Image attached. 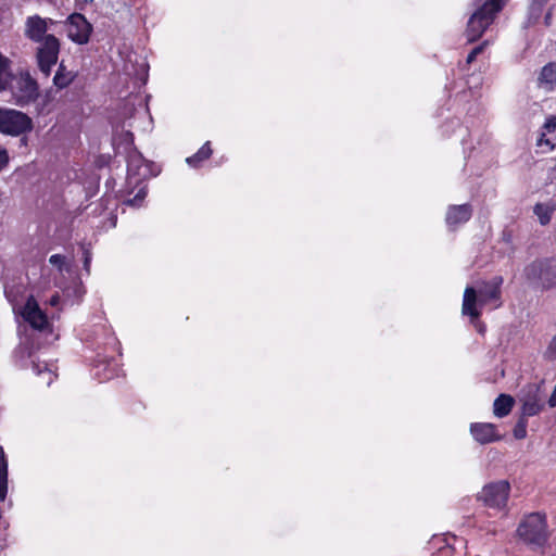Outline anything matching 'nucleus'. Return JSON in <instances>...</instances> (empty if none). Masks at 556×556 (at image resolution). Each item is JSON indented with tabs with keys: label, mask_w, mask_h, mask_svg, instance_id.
Wrapping results in <instances>:
<instances>
[{
	"label": "nucleus",
	"mask_w": 556,
	"mask_h": 556,
	"mask_svg": "<svg viewBox=\"0 0 556 556\" xmlns=\"http://www.w3.org/2000/svg\"><path fill=\"white\" fill-rule=\"evenodd\" d=\"M525 275L530 281L540 283L542 289L556 287V258L545 257L533 261L525 268Z\"/></svg>",
	"instance_id": "nucleus-4"
},
{
	"label": "nucleus",
	"mask_w": 556,
	"mask_h": 556,
	"mask_svg": "<svg viewBox=\"0 0 556 556\" xmlns=\"http://www.w3.org/2000/svg\"><path fill=\"white\" fill-rule=\"evenodd\" d=\"M519 401L521 402V415L526 417L535 416L544 408L541 388L534 383L527 384L522 389Z\"/></svg>",
	"instance_id": "nucleus-8"
},
{
	"label": "nucleus",
	"mask_w": 556,
	"mask_h": 556,
	"mask_svg": "<svg viewBox=\"0 0 556 556\" xmlns=\"http://www.w3.org/2000/svg\"><path fill=\"white\" fill-rule=\"evenodd\" d=\"M502 282H503V278H502V277H496V278H495V283H494V286H497V288H500V286L502 285Z\"/></svg>",
	"instance_id": "nucleus-31"
},
{
	"label": "nucleus",
	"mask_w": 556,
	"mask_h": 556,
	"mask_svg": "<svg viewBox=\"0 0 556 556\" xmlns=\"http://www.w3.org/2000/svg\"><path fill=\"white\" fill-rule=\"evenodd\" d=\"M546 356L549 359H556V336L552 339V341L547 348Z\"/></svg>",
	"instance_id": "nucleus-27"
},
{
	"label": "nucleus",
	"mask_w": 556,
	"mask_h": 556,
	"mask_svg": "<svg viewBox=\"0 0 556 556\" xmlns=\"http://www.w3.org/2000/svg\"><path fill=\"white\" fill-rule=\"evenodd\" d=\"M92 30L91 24L79 13L72 14L67 20V36L76 43H87Z\"/></svg>",
	"instance_id": "nucleus-10"
},
{
	"label": "nucleus",
	"mask_w": 556,
	"mask_h": 556,
	"mask_svg": "<svg viewBox=\"0 0 556 556\" xmlns=\"http://www.w3.org/2000/svg\"><path fill=\"white\" fill-rule=\"evenodd\" d=\"M39 96L37 81L28 74H21L13 90L15 103L20 106L34 102Z\"/></svg>",
	"instance_id": "nucleus-9"
},
{
	"label": "nucleus",
	"mask_w": 556,
	"mask_h": 556,
	"mask_svg": "<svg viewBox=\"0 0 556 556\" xmlns=\"http://www.w3.org/2000/svg\"><path fill=\"white\" fill-rule=\"evenodd\" d=\"M83 254H84V269L89 274L90 273V263H91V251L90 248L83 244Z\"/></svg>",
	"instance_id": "nucleus-24"
},
{
	"label": "nucleus",
	"mask_w": 556,
	"mask_h": 556,
	"mask_svg": "<svg viewBox=\"0 0 556 556\" xmlns=\"http://www.w3.org/2000/svg\"><path fill=\"white\" fill-rule=\"evenodd\" d=\"M518 536L527 544L543 546L548 540L545 515L532 513L528 515L517 529Z\"/></svg>",
	"instance_id": "nucleus-3"
},
{
	"label": "nucleus",
	"mask_w": 556,
	"mask_h": 556,
	"mask_svg": "<svg viewBox=\"0 0 556 556\" xmlns=\"http://www.w3.org/2000/svg\"><path fill=\"white\" fill-rule=\"evenodd\" d=\"M75 77L76 74L73 71L67 70L64 62H61L53 77V85L58 89H64L74 81Z\"/></svg>",
	"instance_id": "nucleus-14"
},
{
	"label": "nucleus",
	"mask_w": 556,
	"mask_h": 556,
	"mask_svg": "<svg viewBox=\"0 0 556 556\" xmlns=\"http://www.w3.org/2000/svg\"><path fill=\"white\" fill-rule=\"evenodd\" d=\"M31 118L13 109L0 108V132L13 137L27 134L33 130Z\"/></svg>",
	"instance_id": "nucleus-5"
},
{
	"label": "nucleus",
	"mask_w": 556,
	"mask_h": 556,
	"mask_svg": "<svg viewBox=\"0 0 556 556\" xmlns=\"http://www.w3.org/2000/svg\"><path fill=\"white\" fill-rule=\"evenodd\" d=\"M471 216V208L467 204L450 207L446 214V223L450 226H457L467 222Z\"/></svg>",
	"instance_id": "nucleus-13"
},
{
	"label": "nucleus",
	"mask_w": 556,
	"mask_h": 556,
	"mask_svg": "<svg viewBox=\"0 0 556 556\" xmlns=\"http://www.w3.org/2000/svg\"><path fill=\"white\" fill-rule=\"evenodd\" d=\"M139 197H140V193H138L135 198H132V200H130V202L131 203L135 202L137 200V198H139Z\"/></svg>",
	"instance_id": "nucleus-32"
},
{
	"label": "nucleus",
	"mask_w": 556,
	"mask_h": 556,
	"mask_svg": "<svg viewBox=\"0 0 556 556\" xmlns=\"http://www.w3.org/2000/svg\"><path fill=\"white\" fill-rule=\"evenodd\" d=\"M483 50V46L476 47L467 56V62L471 63L475 61L476 56L481 53Z\"/></svg>",
	"instance_id": "nucleus-29"
},
{
	"label": "nucleus",
	"mask_w": 556,
	"mask_h": 556,
	"mask_svg": "<svg viewBox=\"0 0 556 556\" xmlns=\"http://www.w3.org/2000/svg\"><path fill=\"white\" fill-rule=\"evenodd\" d=\"M538 143L549 146L552 149L556 147V121H549L544 125Z\"/></svg>",
	"instance_id": "nucleus-18"
},
{
	"label": "nucleus",
	"mask_w": 556,
	"mask_h": 556,
	"mask_svg": "<svg viewBox=\"0 0 556 556\" xmlns=\"http://www.w3.org/2000/svg\"><path fill=\"white\" fill-rule=\"evenodd\" d=\"M21 315L34 329L43 330L48 326L46 314L40 309L37 301L31 295L23 306Z\"/></svg>",
	"instance_id": "nucleus-11"
},
{
	"label": "nucleus",
	"mask_w": 556,
	"mask_h": 556,
	"mask_svg": "<svg viewBox=\"0 0 556 556\" xmlns=\"http://www.w3.org/2000/svg\"><path fill=\"white\" fill-rule=\"evenodd\" d=\"M515 400L513 396L508 394H501L493 404V413L496 417H505L507 416L513 406H514Z\"/></svg>",
	"instance_id": "nucleus-15"
},
{
	"label": "nucleus",
	"mask_w": 556,
	"mask_h": 556,
	"mask_svg": "<svg viewBox=\"0 0 556 556\" xmlns=\"http://www.w3.org/2000/svg\"><path fill=\"white\" fill-rule=\"evenodd\" d=\"M506 0H485L469 17L466 36L472 42L479 39L493 23L496 14L503 9Z\"/></svg>",
	"instance_id": "nucleus-2"
},
{
	"label": "nucleus",
	"mask_w": 556,
	"mask_h": 556,
	"mask_svg": "<svg viewBox=\"0 0 556 556\" xmlns=\"http://www.w3.org/2000/svg\"><path fill=\"white\" fill-rule=\"evenodd\" d=\"M510 485L507 481H496L486 484L479 493V500L492 508H504L507 504Z\"/></svg>",
	"instance_id": "nucleus-7"
},
{
	"label": "nucleus",
	"mask_w": 556,
	"mask_h": 556,
	"mask_svg": "<svg viewBox=\"0 0 556 556\" xmlns=\"http://www.w3.org/2000/svg\"><path fill=\"white\" fill-rule=\"evenodd\" d=\"M556 211V205L553 203H536L533 207V213L538 216L542 226L551 222L553 213Z\"/></svg>",
	"instance_id": "nucleus-17"
},
{
	"label": "nucleus",
	"mask_w": 556,
	"mask_h": 556,
	"mask_svg": "<svg viewBox=\"0 0 556 556\" xmlns=\"http://www.w3.org/2000/svg\"><path fill=\"white\" fill-rule=\"evenodd\" d=\"M59 302H60V296L58 294L53 295L50 300V304L53 306L58 305Z\"/></svg>",
	"instance_id": "nucleus-30"
},
{
	"label": "nucleus",
	"mask_w": 556,
	"mask_h": 556,
	"mask_svg": "<svg viewBox=\"0 0 556 556\" xmlns=\"http://www.w3.org/2000/svg\"><path fill=\"white\" fill-rule=\"evenodd\" d=\"M49 23L54 24L52 20L43 18L39 15L28 16L25 21L24 35L29 40L39 43L36 52L39 70L48 77L59 59L60 41L51 34H47Z\"/></svg>",
	"instance_id": "nucleus-1"
},
{
	"label": "nucleus",
	"mask_w": 556,
	"mask_h": 556,
	"mask_svg": "<svg viewBox=\"0 0 556 556\" xmlns=\"http://www.w3.org/2000/svg\"><path fill=\"white\" fill-rule=\"evenodd\" d=\"M212 154V150L210 148V142H206L197 154L193 156H190L187 159V163L193 166H197V164L203 160H206Z\"/></svg>",
	"instance_id": "nucleus-21"
},
{
	"label": "nucleus",
	"mask_w": 556,
	"mask_h": 556,
	"mask_svg": "<svg viewBox=\"0 0 556 556\" xmlns=\"http://www.w3.org/2000/svg\"><path fill=\"white\" fill-rule=\"evenodd\" d=\"M530 9L532 12H534L536 15L540 14L542 8L547 3L548 0H530Z\"/></svg>",
	"instance_id": "nucleus-25"
},
{
	"label": "nucleus",
	"mask_w": 556,
	"mask_h": 556,
	"mask_svg": "<svg viewBox=\"0 0 556 556\" xmlns=\"http://www.w3.org/2000/svg\"><path fill=\"white\" fill-rule=\"evenodd\" d=\"M12 77L9 59L0 54V92L10 86Z\"/></svg>",
	"instance_id": "nucleus-20"
},
{
	"label": "nucleus",
	"mask_w": 556,
	"mask_h": 556,
	"mask_svg": "<svg viewBox=\"0 0 556 556\" xmlns=\"http://www.w3.org/2000/svg\"><path fill=\"white\" fill-rule=\"evenodd\" d=\"M473 438L481 444L501 440L496 434V428L493 424H473L470 427Z\"/></svg>",
	"instance_id": "nucleus-12"
},
{
	"label": "nucleus",
	"mask_w": 556,
	"mask_h": 556,
	"mask_svg": "<svg viewBox=\"0 0 556 556\" xmlns=\"http://www.w3.org/2000/svg\"><path fill=\"white\" fill-rule=\"evenodd\" d=\"M528 417L521 415L514 428V437L517 440L525 439L527 435Z\"/></svg>",
	"instance_id": "nucleus-22"
},
{
	"label": "nucleus",
	"mask_w": 556,
	"mask_h": 556,
	"mask_svg": "<svg viewBox=\"0 0 556 556\" xmlns=\"http://www.w3.org/2000/svg\"><path fill=\"white\" fill-rule=\"evenodd\" d=\"M8 491V462L0 446V501H4Z\"/></svg>",
	"instance_id": "nucleus-19"
},
{
	"label": "nucleus",
	"mask_w": 556,
	"mask_h": 556,
	"mask_svg": "<svg viewBox=\"0 0 556 556\" xmlns=\"http://www.w3.org/2000/svg\"><path fill=\"white\" fill-rule=\"evenodd\" d=\"M539 81L546 89L556 87V63H548L542 68Z\"/></svg>",
	"instance_id": "nucleus-16"
},
{
	"label": "nucleus",
	"mask_w": 556,
	"mask_h": 556,
	"mask_svg": "<svg viewBox=\"0 0 556 556\" xmlns=\"http://www.w3.org/2000/svg\"><path fill=\"white\" fill-rule=\"evenodd\" d=\"M141 155L134 153L129 156L128 172L129 174H136V170L140 168Z\"/></svg>",
	"instance_id": "nucleus-23"
},
{
	"label": "nucleus",
	"mask_w": 556,
	"mask_h": 556,
	"mask_svg": "<svg viewBox=\"0 0 556 556\" xmlns=\"http://www.w3.org/2000/svg\"><path fill=\"white\" fill-rule=\"evenodd\" d=\"M50 264L58 266L59 269H62L65 264V257L60 254H53L49 258Z\"/></svg>",
	"instance_id": "nucleus-26"
},
{
	"label": "nucleus",
	"mask_w": 556,
	"mask_h": 556,
	"mask_svg": "<svg viewBox=\"0 0 556 556\" xmlns=\"http://www.w3.org/2000/svg\"><path fill=\"white\" fill-rule=\"evenodd\" d=\"M9 160L8 151L0 147V172L8 165Z\"/></svg>",
	"instance_id": "nucleus-28"
},
{
	"label": "nucleus",
	"mask_w": 556,
	"mask_h": 556,
	"mask_svg": "<svg viewBox=\"0 0 556 556\" xmlns=\"http://www.w3.org/2000/svg\"><path fill=\"white\" fill-rule=\"evenodd\" d=\"M500 294L501 290L497 286H486L484 290L480 291L478 299L476 290L472 287H467L464 292L463 314L469 315L475 319L478 318L481 313L477 308V305H483L490 300H498Z\"/></svg>",
	"instance_id": "nucleus-6"
}]
</instances>
